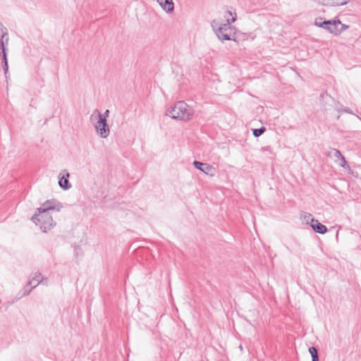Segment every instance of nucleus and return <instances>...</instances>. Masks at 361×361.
Masks as SVG:
<instances>
[{
    "label": "nucleus",
    "mask_w": 361,
    "mask_h": 361,
    "mask_svg": "<svg viewBox=\"0 0 361 361\" xmlns=\"http://www.w3.org/2000/svg\"><path fill=\"white\" fill-rule=\"evenodd\" d=\"M341 25V27L339 29L338 28V30H341V32H343L344 30H347L348 28H349V25H345V24H340Z\"/></svg>",
    "instance_id": "nucleus-20"
},
{
    "label": "nucleus",
    "mask_w": 361,
    "mask_h": 361,
    "mask_svg": "<svg viewBox=\"0 0 361 361\" xmlns=\"http://www.w3.org/2000/svg\"><path fill=\"white\" fill-rule=\"evenodd\" d=\"M8 43V38L7 37L6 40L1 39L0 42V56L3 57V56H7V48L6 46Z\"/></svg>",
    "instance_id": "nucleus-14"
},
{
    "label": "nucleus",
    "mask_w": 361,
    "mask_h": 361,
    "mask_svg": "<svg viewBox=\"0 0 361 361\" xmlns=\"http://www.w3.org/2000/svg\"><path fill=\"white\" fill-rule=\"evenodd\" d=\"M1 65H2L3 70L4 71L5 76H6V78H7V73L8 72V63H1Z\"/></svg>",
    "instance_id": "nucleus-19"
},
{
    "label": "nucleus",
    "mask_w": 361,
    "mask_h": 361,
    "mask_svg": "<svg viewBox=\"0 0 361 361\" xmlns=\"http://www.w3.org/2000/svg\"><path fill=\"white\" fill-rule=\"evenodd\" d=\"M228 13L231 16H232V18L227 19L226 24H224L222 26H220L217 30H215L216 35L219 40L224 41V40H234L235 39L233 38L230 34L228 33V30H231V27L230 25L233 23H234L236 20V13H234V16H233V13L231 11H228Z\"/></svg>",
    "instance_id": "nucleus-3"
},
{
    "label": "nucleus",
    "mask_w": 361,
    "mask_h": 361,
    "mask_svg": "<svg viewBox=\"0 0 361 361\" xmlns=\"http://www.w3.org/2000/svg\"><path fill=\"white\" fill-rule=\"evenodd\" d=\"M337 111L339 112V113H342L343 112V109H336Z\"/></svg>",
    "instance_id": "nucleus-23"
},
{
    "label": "nucleus",
    "mask_w": 361,
    "mask_h": 361,
    "mask_svg": "<svg viewBox=\"0 0 361 361\" xmlns=\"http://www.w3.org/2000/svg\"><path fill=\"white\" fill-rule=\"evenodd\" d=\"M165 114L175 120L187 121L194 114V110L183 101L177 102L173 107L168 109Z\"/></svg>",
    "instance_id": "nucleus-1"
},
{
    "label": "nucleus",
    "mask_w": 361,
    "mask_h": 361,
    "mask_svg": "<svg viewBox=\"0 0 361 361\" xmlns=\"http://www.w3.org/2000/svg\"><path fill=\"white\" fill-rule=\"evenodd\" d=\"M31 219L36 225H39L41 230L44 233L50 231L56 225L49 213L39 210L36 211Z\"/></svg>",
    "instance_id": "nucleus-2"
},
{
    "label": "nucleus",
    "mask_w": 361,
    "mask_h": 361,
    "mask_svg": "<svg viewBox=\"0 0 361 361\" xmlns=\"http://www.w3.org/2000/svg\"><path fill=\"white\" fill-rule=\"evenodd\" d=\"M266 130V128L264 127H261L259 128H255L252 130V134L255 137H258L260 135H262L264 131Z\"/></svg>",
    "instance_id": "nucleus-16"
},
{
    "label": "nucleus",
    "mask_w": 361,
    "mask_h": 361,
    "mask_svg": "<svg viewBox=\"0 0 361 361\" xmlns=\"http://www.w3.org/2000/svg\"><path fill=\"white\" fill-rule=\"evenodd\" d=\"M350 0H323L322 5L328 6H338L347 4Z\"/></svg>",
    "instance_id": "nucleus-12"
},
{
    "label": "nucleus",
    "mask_w": 361,
    "mask_h": 361,
    "mask_svg": "<svg viewBox=\"0 0 361 361\" xmlns=\"http://www.w3.org/2000/svg\"><path fill=\"white\" fill-rule=\"evenodd\" d=\"M97 134L102 138H106L110 133L109 128L106 118H99L94 125Z\"/></svg>",
    "instance_id": "nucleus-5"
},
{
    "label": "nucleus",
    "mask_w": 361,
    "mask_h": 361,
    "mask_svg": "<svg viewBox=\"0 0 361 361\" xmlns=\"http://www.w3.org/2000/svg\"><path fill=\"white\" fill-rule=\"evenodd\" d=\"M62 207L63 205L61 202L56 201L55 199H51L45 201L42 204V207L37 208V210L49 213L51 210L59 212Z\"/></svg>",
    "instance_id": "nucleus-6"
},
{
    "label": "nucleus",
    "mask_w": 361,
    "mask_h": 361,
    "mask_svg": "<svg viewBox=\"0 0 361 361\" xmlns=\"http://www.w3.org/2000/svg\"><path fill=\"white\" fill-rule=\"evenodd\" d=\"M161 8L167 13L174 11V3L173 0H157Z\"/></svg>",
    "instance_id": "nucleus-10"
},
{
    "label": "nucleus",
    "mask_w": 361,
    "mask_h": 361,
    "mask_svg": "<svg viewBox=\"0 0 361 361\" xmlns=\"http://www.w3.org/2000/svg\"><path fill=\"white\" fill-rule=\"evenodd\" d=\"M8 35L7 29L0 23V39H4Z\"/></svg>",
    "instance_id": "nucleus-17"
},
{
    "label": "nucleus",
    "mask_w": 361,
    "mask_h": 361,
    "mask_svg": "<svg viewBox=\"0 0 361 361\" xmlns=\"http://www.w3.org/2000/svg\"><path fill=\"white\" fill-rule=\"evenodd\" d=\"M309 353L312 357V361H319L318 349L314 346L309 348Z\"/></svg>",
    "instance_id": "nucleus-15"
},
{
    "label": "nucleus",
    "mask_w": 361,
    "mask_h": 361,
    "mask_svg": "<svg viewBox=\"0 0 361 361\" xmlns=\"http://www.w3.org/2000/svg\"><path fill=\"white\" fill-rule=\"evenodd\" d=\"M43 279L44 277L42 274L36 273L35 276L27 282V286H31V288L27 293H29L33 288L37 286L39 283L43 281Z\"/></svg>",
    "instance_id": "nucleus-11"
},
{
    "label": "nucleus",
    "mask_w": 361,
    "mask_h": 361,
    "mask_svg": "<svg viewBox=\"0 0 361 361\" xmlns=\"http://www.w3.org/2000/svg\"><path fill=\"white\" fill-rule=\"evenodd\" d=\"M94 113H97V116H98V119L99 118H106L109 116V110L106 109L104 113L103 114H102L99 110L96 109L94 111Z\"/></svg>",
    "instance_id": "nucleus-18"
},
{
    "label": "nucleus",
    "mask_w": 361,
    "mask_h": 361,
    "mask_svg": "<svg viewBox=\"0 0 361 361\" xmlns=\"http://www.w3.org/2000/svg\"><path fill=\"white\" fill-rule=\"evenodd\" d=\"M333 151L334 157L341 161V162L338 164L339 166L344 169H350V166H348L347 161L345 160V157L342 155L341 152L337 149H334Z\"/></svg>",
    "instance_id": "nucleus-13"
},
{
    "label": "nucleus",
    "mask_w": 361,
    "mask_h": 361,
    "mask_svg": "<svg viewBox=\"0 0 361 361\" xmlns=\"http://www.w3.org/2000/svg\"><path fill=\"white\" fill-rule=\"evenodd\" d=\"M193 166L198 170L204 173L207 175H209L210 176H213L214 175V168L207 163H202L198 161H194L192 163Z\"/></svg>",
    "instance_id": "nucleus-7"
},
{
    "label": "nucleus",
    "mask_w": 361,
    "mask_h": 361,
    "mask_svg": "<svg viewBox=\"0 0 361 361\" xmlns=\"http://www.w3.org/2000/svg\"><path fill=\"white\" fill-rule=\"evenodd\" d=\"M63 172L65 173L61 177H59V185L64 190H67L71 188V184L68 180L70 173L66 171H63Z\"/></svg>",
    "instance_id": "nucleus-9"
},
{
    "label": "nucleus",
    "mask_w": 361,
    "mask_h": 361,
    "mask_svg": "<svg viewBox=\"0 0 361 361\" xmlns=\"http://www.w3.org/2000/svg\"><path fill=\"white\" fill-rule=\"evenodd\" d=\"M341 24L339 19L334 20H323V18H317L315 20V25L319 27H322L334 35H339L341 33V30H338V26Z\"/></svg>",
    "instance_id": "nucleus-4"
},
{
    "label": "nucleus",
    "mask_w": 361,
    "mask_h": 361,
    "mask_svg": "<svg viewBox=\"0 0 361 361\" xmlns=\"http://www.w3.org/2000/svg\"><path fill=\"white\" fill-rule=\"evenodd\" d=\"M343 111L345 113L353 114V111L350 108H344V109H343Z\"/></svg>",
    "instance_id": "nucleus-21"
},
{
    "label": "nucleus",
    "mask_w": 361,
    "mask_h": 361,
    "mask_svg": "<svg viewBox=\"0 0 361 361\" xmlns=\"http://www.w3.org/2000/svg\"><path fill=\"white\" fill-rule=\"evenodd\" d=\"M308 218L311 220L310 224L314 232L320 234H324L327 232L326 226L313 218L311 214H309Z\"/></svg>",
    "instance_id": "nucleus-8"
},
{
    "label": "nucleus",
    "mask_w": 361,
    "mask_h": 361,
    "mask_svg": "<svg viewBox=\"0 0 361 361\" xmlns=\"http://www.w3.org/2000/svg\"><path fill=\"white\" fill-rule=\"evenodd\" d=\"M8 63L7 56H3V57H1V63Z\"/></svg>",
    "instance_id": "nucleus-22"
}]
</instances>
